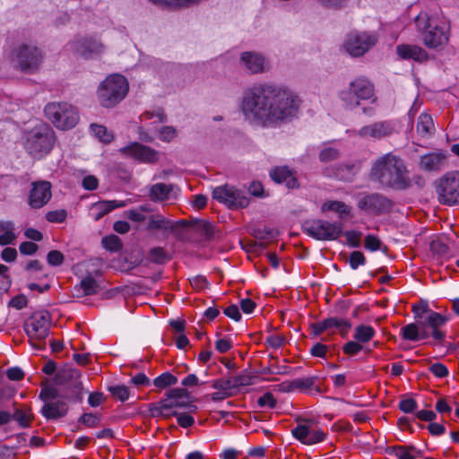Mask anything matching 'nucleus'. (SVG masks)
Instances as JSON below:
<instances>
[{
  "label": "nucleus",
  "mask_w": 459,
  "mask_h": 459,
  "mask_svg": "<svg viewBox=\"0 0 459 459\" xmlns=\"http://www.w3.org/2000/svg\"><path fill=\"white\" fill-rule=\"evenodd\" d=\"M299 102L298 96L288 89L261 84L245 92L241 110L249 122L272 126L295 117Z\"/></svg>",
  "instance_id": "f257e3e1"
},
{
  "label": "nucleus",
  "mask_w": 459,
  "mask_h": 459,
  "mask_svg": "<svg viewBox=\"0 0 459 459\" xmlns=\"http://www.w3.org/2000/svg\"><path fill=\"white\" fill-rule=\"evenodd\" d=\"M369 177L382 187L394 190H404L411 185L403 160L392 152L380 156L373 162Z\"/></svg>",
  "instance_id": "f03ea898"
},
{
  "label": "nucleus",
  "mask_w": 459,
  "mask_h": 459,
  "mask_svg": "<svg viewBox=\"0 0 459 459\" xmlns=\"http://www.w3.org/2000/svg\"><path fill=\"white\" fill-rule=\"evenodd\" d=\"M415 23L427 48L434 49L447 44L450 23L438 13L429 14L421 12L415 18Z\"/></svg>",
  "instance_id": "7ed1b4c3"
},
{
  "label": "nucleus",
  "mask_w": 459,
  "mask_h": 459,
  "mask_svg": "<svg viewBox=\"0 0 459 459\" xmlns=\"http://www.w3.org/2000/svg\"><path fill=\"white\" fill-rule=\"evenodd\" d=\"M449 318L436 311L429 312L424 320L408 324L401 328V336L403 340L417 342L432 337L437 343H442L446 338V332L442 327L446 325Z\"/></svg>",
  "instance_id": "20e7f679"
},
{
  "label": "nucleus",
  "mask_w": 459,
  "mask_h": 459,
  "mask_svg": "<svg viewBox=\"0 0 459 459\" xmlns=\"http://www.w3.org/2000/svg\"><path fill=\"white\" fill-rule=\"evenodd\" d=\"M23 146L33 158L40 159L50 153L55 142L54 130L48 124H39L24 134Z\"/></svg>",
  "instance_id": "39448f33"
},
{
  "label": "nucleus",
  "mask_w": 459,
  "mask_h": 459,
  "mask_svg": "<svg viewBox=\"0 0 459 459\" xmlns=\"http://www.w3.org/2000/svg\"><path fill=\"white\" fill-rule=\"evenodd\" d=\"M338 97L342 106L350 110L358 108L363 100H369L372 104L377 100L374 84L364 76L351 81L348 87L339 91Z\"/></svg>",
  "instance_id": "423d86ee"
},
{
  "label": "nucleus",
  "mask_w": 459,
  "mask_h": 459,
  "mask_svg": "<svg viewBox=\"0 0 459 459\" xmlns=\"http://www.w3.org/2000/svg\"><path fill=\"white\" fill-rule=\"evenodd\" d=\"M129 85L126 78L121 74L108 76L98 87L97 99L100 106L111 108L126 96Z\"/></svg>",
  "instance_id": "0eeeda50"
},
{
  "label": "nucleus",
  "mask_w": 459,
  "mask_h": 459,
  "mask_svg": "<svg viewBox=\"0 0 459 459\" xmlns=\"http://www.w3.org/2000/svg\"><path fill=\"white\" fill-rule=\"evenodd\" d=\"M47 118L56 127L68 130L74 127L79 121L77 109L67 102H51L44 108Z\"/></svg>",
  "instance_id": "6e6552de"
},
{
  "label": "nucleus",
  "mask_w": 459,
  "mask_h": 459,
  "mask_svg": "<svg viewBox=\"0 0 459 459\" xmlns=\"http://www.w3.org/2000/svg\"><path fill=\"white\" fill-rule=\"evenodd\" d=\"M43 53L39 48L32 44L22 43L13 48L12 59L22 72L36 73L43 62Z\"/></svg>",
  "instance_id": "1a4fd4ad"
},
{
  "label": "nucleus",
  "mask_w": 459,
  "mask_h": 459,
  "mask_svg": "<svg viewBox=\"0 0 459 459\" xmlns=\"http://www.w3.org/2000/svg\"><path fill=\"white\" fill-rule=\"evenodd\" d=\"M341 221L330 222L325 220H307L303 222V231L309 237L321 241L335 240L342 235Z\"/></svg>",
  "instance_id": "9d476101"
},
{
  "label": "nucleus",
  "mask_w": 459,
  "mask_h": 459,
  "mask_svg": "<svg viewBox=\"0 0 459 459\" xmlns=\"http://www.w3.org/2000/svg\"><path fill=\"white\" fill-rule=\"evenodd\" d=\"M51 317L48 312H35L24 323V331L35 349L44 346L33 343V341H44L49 334Z\"/></svg>",
  "instance_id": "9b49d317"
},
{
  "label": "nucleus",
  "mask_w": 459,
  "mask_h": 459,
  "mask_svg": "<svg viewBox=\"0 0 459 459\" xmlns=\"http://www.w3.org/2000/svg\"><path fill=\"white\" fill-rule=\"evenodd\" d=\"M437 192L441 204L449 206L459 204V171L443 175L438 181Z\"/></svg>",
  "instance_id": "f8f14e48"
},
{
  "label": "nucleus",
  "mask_w": 459,
  "mask_h": 459,
  "mask_svg": "<svg viewBox=\"0 0 459 459\" xmlns=\"http://www.w3.org/2000/svg\"><path fill=\"white\" fill-rule=\"evenodd\" d=\"M212 195L230 209L246 208L249 204V198L242 190L229 185L215 187Z\"/></svg>",
  "instance_id": "ddd939ff"
},
{
  "label": "nucleus",
  "mask_w": 459,
  "mask_h": 459,
  "mask_svg": "<svg viewBox=\"0 0 459 459\" xmlns=\"http://www.w3.org/2000/svg\"><path fill=\"white\" fill-rule=\"evenodd\" d=\"M358 208L367 214L378 216L388 213L393 201L379 193L364 194L358 201Z\"/></svg>",
  "instance_id": "4468645a"
},
{
  "label": "nucleus",
  "mask_w": 459,
  "mask_h": 459,
  "mask_svg": "<svg viewBox=\"0 0 459 459\" xmlns=\"http://www.w3.org/2000/svg\"><path fill=\"white\" fill-rule=\"evenodd\" d=\"M377 42L376 34L368 32H351L345 41L344 48L352 56H362Z\"/></svg>",
  "instance_id": "2eb2a0df"
},
{
  "label": "nucleus",
  "mask_w": 459,
  "mask_h": 459,
  "mask_svg": "<svg viewBox=\"0 0 459 459\" xmlns=\"http://www.w3.org/2000/svg\"><path fill=\"white\" fill-rule=\"evenodd\" d=\"M69 51H73L88 58L93 54H100L104 51V45L100 39L92 36L76 38L66 45Z\"/></svg>",
  "instance_id": "dca6fc26"
},
{
  "label": "nucleus",
  "mask_w": 459,
  "mask_h": 459,
  "mask_svg": "<svg viewBox=\"0 0 459 459\" xmlns=\"http://www.w3.org/2000/svg\"><path fill=\"white\" fill-rule=\"evenodd\" d=\"M394 133V125L390 120H382L364 126L355 134L363 139L381 140Z\"/></svg>",
  "instance_id": "f3484780"
},
{
  "label": "nucleus",
  "mask_w": 459,
  "mask_h": 459,
  "mask_svg": "<svg viewBox=\"0 0 459 459\" xmlns=\"http://www.w3.org/2000/svg\"><path fill=\"white\" fill-rule=\"evenodd\" d=\"M51 187V183L46 180L33 182L28 196L29 205L33 209L46 205L52 196Z\"/></svg>",
  "instance_id": "a211bd4d"
},
{
  "label": "nucleus",
  "mask_w": 459,
  "mask_h": 459,
  "mask_svg": "<svg viewBox=\"0 0 459 459\" xmlns=\"http://www.w3.org/2000/svg\"><path fill=\"white\" fill-rule=\"evenodd\" d=\"M119 152L126 157L133 158L142 162L153 163L158 160V152L155 150L137 142L120 148Z\"/></svg>",
  "instance_id": "6ab92c4d"
},
{
  "label": "nucleus",
  "mask_w": 459,
  "mask_h": 459,
  "mask_svg": "<svg viewBox=\"0 0 459 459\" xmlns=\"http://www.w3.org/2000/svg\"><path fill=\"white\" fill-rule=\"evenodd\" d=\"M81 377L82 374L79 369L74 368H65L56 373V382L59 385H71L74 389V393L78 395L82 390Z\"/></svg>",
  "instance_id": "aec40b11"
},
{
  "label": "nucleus",
  "mask_w": 459,
  "mask_h": 459,
  "mask_svg": "<svg viewBox=\"0 0 459 459\" xmlns=\"http://www.w3.org/2000/svg\"><path fill=\"white\" fill-rule=\"evenodd\" d=\"M271 178L278 184H285L289 189L299 186L296 173L287 166L275 167L270 171Z\"/></svg>",
  "instance_id": "412c9836"
},
{
  "label": "nucleus",
  "mask_w": 459,
  "mask_h": 459,
  "mask_svg": "<svg viewBox=\"0 0 459 459\" xmlns=\"http://www.w3.org/2000/svg\"><path fill=\"white\" fill-rule=\"evenodd\" d=\"M68 410L67 403L63 400L48 401L42 406L40 413L47 420H57L65 417Z\"/></svg>",
  "instance_id": "4be33fe9"
},
{
  "label": "nucleus",
  "mask_w": 459,
  "mask_h": 459,
  "mask_svg": "<svg viewBox=\"0 0 459 459\" xmlns=\"http://www.w3.org/2000/svg\"><path fill=\"white\" fill-rule=\"evenodd\" d=\"M396 54L402 59H411L416 62H424L429 58V55L425 49L419 46L410 44H400L396 46Z\"/></svg>",
  "instance_id": "5701e85b"
},
{
  "label": "nucleus",
  "mask_w": 459,
  "mask_h": 459,
  "mask_svg": "<svg viewBox=\"0 0 459 459\" xmlns=\"http://www.w3.org/2000/svg\"><path fill=\"white\" fill-rule=\"evenodd\" d=\"M446 154L443 152L428 153L421 156L420 167L427 171L439 170L446 164Z\"/></svg>",
  "instance_id": "b1692460"
},
{
  "label": "nucleus",
  "mask_w": 459,
  "mask_h": 459,
  "mask_svg": "<svg viewBox=\"0 0 459 459\" xmlns=\"http://www.w3.org/2000/svg\"><path fill=\"white\" fill-rule=\"evenodd\" d=\"M247 70L251 74L263 73L265 60L263 56L254 52H244L240 58Z\"/></svg>",
  "instance_id": "393cba45"
},
{
  "label": "nucleus",
  "mask_w": 459,
  "mask_h": 459,
  "mask_svg": "<svg viewBox=\"0 0 459 459\" xmlns=\"http://www.w3.org/2000/svg\"><path fill=\"white\" fill-rule=\"evenodd\" d=\"M126 204L124 201H100L91 205V215L94 218L95 221H99L114 209L124 207Z\"/></svg>",
  "instance_id": "a878e982"
},
{
  "label": "nucleus",
  "mask_w": 459,
  "mask_h": 459,
  "mask_svg": "<svg viewBox=\"0 0 459 459\" xmlns=\"http://www.w3.org/2000/svg\"><path fill=\"white\" fill-rule=\"evenodd\" d=\"M322 212H334L338 213L340 219H343L351 214V207L342 201H327L321 206Z\"/></svg>",
  "instance_id": "bb28decb"
},
{
  "label": "nucleus",
  "mask_w": 459,
  "mask_h": 459,
  "mask_svg": "<svg viewBox=\"0 0 459 459\" xmlns=\"http://www.w3.org/2000/svg\"><path fill=\"white\" fill-rule=\"evenodd\" d=\"M172 399L167 396L157 403H152L150 408L152 415L164 418L172 416V411L169 412V410L173 409Z\"/></svg>",
  "instance_id": "cd10ccee"
},
{
  "label": "nucleus",
  "mask_w": 459,
  "mask_h": 459,
  "mask_svg": "<svg viewBox=\"0 0 459 459\" xmlns=\"http://www.w3.org/2000/svg\"><path fill=\"white\" fill-rule=\"evenodd\" d=\"M172 191V186L165 183H157L150 189V198L152 201L168 200Z\"/></svg>",
  "instance_id": "c85d7f7f"
},
{
  "label": "nucleus",
  "mask_w": 459,
  "mask_h": 459,
  "mask_svg": "<svg viewBox=\"0 0 459 459\" xmlns=\"http://www.w3.org/2000/svg\"><path fill=\"white\" fill-rule=\"evenodd\" d=\"M435 131L434 123L431 116L427 113H422L418 117L417 132L421 136H427L433 134Z\"/></svg>",
  "instance_id": "c756f323"
},
{
  "label": "nucleus",
  "mask_w": 459,
  "mask_h": 459,
  "mask_svg": "<svg viewBox=\"0 0 459 459\" xmlns=\"http://www.w3.org/2000/svg\"><path fill=\"white\" fill-rule=\"evenodd\" d=\"M189 227L190 223L186 220L170 221L168 231H170L178 240H184Z\"/></svg>",
  "instance_id": "7c9ffc66"
},
{
  "label": "nucleus",
  "mask_w": 459,
  "mask_h": 459,
  "mask_svg": "<svg viewBox=\"0 0 459 459\" xmlns=\"http://www.w3.org/2000/svg\"><path fill=\"white\" fill-rule=\"evenodd\" d=\"M324 321L327 330L336 328L342 336H345L351 328V323L344 318L329 317Z\"/></svg>",
  "instance_id": "2f4dec72"
},
{
  "label": "nucleus",
  "mask_w": 459,
  "mask_h": 459,
  "mask_svg": "<svg viewBox=\"0 0 459 459\" xmlns=\"http://www.w3.org/2000/svg\"><path fill=\"white\" fill-rule=\"evenodd\" d=\"M318 381L317 377H307L302 378H296L292 380L287 388V391H293L295 389L308 390L313 389Z\"/></svg>",
  "instance_id": "473e14b6"
},
{
  "label": "nucleus",
  "mask_w": 459,
  "mask_h": 459,
  "mask_svg": "<svg viewBox=\"0 0 459 459\" xmlns=\"http://www.w3.org/2000/svg\"><path fill=\"white\" fill-rule=\"evenodd\" d=\"M33 419L31 410L29 407L25 409L15 408L12 414V420H14L22 428H28Z\"/></svg>",
  "instance_id": "72a5a7b5"
},
{
  "label": "nucleus",
  "mask_w": 459,
  "mask_h": 459,
  "mask_svg": "<svg viewBox=\"0 0 459 459\" xmlns=\"http://www.w3.org/2000/svg\"><path fill=\"white\" fill-rule=\"evenodd\" d=\"M16 236L13 232V224L11 221L0 222V245L5 246L12 244Z\"/></svg>",
  "instance_id": "f704fd0d"
},
{
  "label": "nucleus",
  "mask_w": 459,
  "mask_h": 459,
  "mask_svg": "<svg viewBox=\"0 0 459 459\" xmlns=\"http://www.w3.org/2000/svg\"><path fill=\"white\" fill-rule=\"evenodd\" d=\"M80 290H82V295L90 296L97 294L100 290V287L97 281L89 275L81 281L77 290L79 291Z\"/></svg>",
  "instance_id": "c9c22d12"
},
{
  "label": "nucleus",
  "mask_w": 459,
  "mask_h": 459,
  "mask_svg": "<svg viewBox=\"0 0 459 459\" xmlns=\"http://www.w3.org/2000/svg\"><path fill=\"white\" fill-rule=\"evenodd\" d=\"M376 334L375 329L370 325H359L355 328L354 339L359 342H368Z\"/></svg>",
  "instance_id": "e433bc0d"
},
{
  "label": "nucleus",
  "mask_w": 459,
  "mask_h": 459,
  "mask_svg": "<svg viewBox=\"0 0 459 459\" xmlns=\"http://www.w3.org/2000/svg\"><path fill=\"white\" fill-rule=\"evenodd\" d=\"M169 221L170 220L165 218L160 214L152 215L148 220L147 229L149 230H160L167 231L169 225Z\"/></svg>",
  "instance_id": "4c0bfd02"
},
{
  "label": "nucleus",
  "mask_w": 459,
  "mask_h": 459,
  "mask_svg": "<svg viewBox=\"0 0 459 459\" xmlns=\"http://www.w3.org/2000/svg\"><path fill=\"white\" fill-rule=\"evenodd\" d=\"M178 383V377L167 371L158 376L153 380V385L159 389H164Z\"/></svg>",
  "instance_id": "58836bf2"
},
{
  "label": "nucleus",
  "mask_w": 459,
  "mask_h": 459,
  "mask_svg": "<svg viewBox=\"0 0 459 459\" xmlns=\"http://www.w3.org/2000/svg\"><path fill=\"white\" fill-rule=\"evenodd\" d=\"M147 259L154 264H164L169 260V255L163 247H156L148 251Z\"/></svg>",
  "instance_id": "ea45409f"
},
{
  "label": "nucleus",
  "mask_w": 459,
  "mask_h": 459,
  "mask_svg": "<svg viewBox=\"0 0 459 459\" xmlns=\"http://www.w3.org/2000/svg\"><path fill=\"white\" fill-rule=\"evenodd\" d=\"M91 130L93 134L102 143H108L113 140V134L102 125L91 124Z\"/></svg>",
  "instance_id": "a19ab883"
},
{
  "label": "nucleus",
  "mask_w": 459,
  "mask_h": 459,
  "mask_svg": "<svg viewBox=\"0 0 459 459\" xmlns=\"http://www.w3.org/2000/svg\"><path fill=\"white\" fill-rule=\"evenodd\" d=\"M151 210L147 205H141L137 209H131L125 212V217L129 219L130 221H135V222H142L144 221L146 219V216L144 215V212H148Z\"/></svg>",
  "instance_id": "79ce46f5"
},
{
  "label": "nucleus",
  "mask_w": 459,
  "mask_h": 459,
  "mask_svg": "<svg viewBox=\"0 0 459 459\" xmlns=\"http://www.w3.org/2000/svg\"><path fill=\"white\" fill-rule=\"evenodd\" d=\"M108 391L113 397L122 403L127 401L130 395L129 388L124 385L109 386Z\"/></svg>",
  "instance_id": "37998d69"
},
{
  "label": "nucleus",
  "mask_w": 459,
  "mask_h": 459,
  "mask_svg": "<svg viewBox=\"0 0 459 459\" xmlns=\"http://www.w3.org/2000/svg\"><path fill=\"white\" fill-rule=\"evenodd\" d=\"M310 427L306 424H298V426L291 429L292 436L302 444L307 445L309 436Z\"/></svg>",
  "instance_id": "c03bdc74"
},
{
  "label": "nucleus",
  "mask_w": 459,
  "mask_h": 459,
  "mask_svg": "<svg viewBox=\"0 0 459 459\" xmlns=\"http://www.w3.org/2000/svg\"><path fill=\"white\" fill-rule=\"evenodd\" d=\"M104 248L111 252H117L122 248V242L116 235H110L102 238Z\"/></svg>",
  "instance_id": "a18cd8bd"
},
{
  "label": "nucleus",
  "mask_w": 459,
  "mask_h": 459,
  "mask_svg": "<svg viewBox=\"0 0 459 459\" xmlns=\"http://www.w3.org/2000/svg\"><path fill=\"white\" fill-rule=\"evenodd\" d=\"M231 381V377L227 379L218 378L212 382V387L223 393L231 394V390L234 389Z\"/></svg>",
  "instance_id": "49530a36"
},
{
  "label": "nucleus",
  "mask_w": 459,
  "mask_h": 459,
  "mask_svg": "<svg viewBox=\"0 0 459 459\" xmlns=\"http://www.w3.org/2000/svg\"><path fill=\"white\" fill-rule=\"evenodd\" d=\"M231 379H232V381H231L232 385L234 386V388H238L241 386H248V385H251L254 384L253 377L248 374H246V373H242L238 376H233V377H231Z\"/></svg>",
  "instance_id": "de8ad7c7"
},
{
  "label": "nucleus",
  "mask_w": 459,
  "mask_h": 459,
  "mask_svg": "<svg viewBox=\"0 0 459 459\" xmlns=\"http://www.w3.org/2000/svg\"><path fill=\"white\" fill-rule=\"evenodd\" d=\"M430 250L441 258L448 256L449 247L446 244L440 240H433L430 243Z\"/></svg>",
  "instance_id": "09e8293b"
},
{
  "label": "nucleus",
  "mask_w": 459,
  "mask_h": 459,
  "mask_svg": "<svg viewBox=\"0 0 459 459\" xmlns=\"http://www.w3.org/2000/svg\"><path fill=\"white\" fill-rule=\"evenodd\" d=\"M348 262L351 269L356 270L359 266L366 264V257L362 252L353 251L351 253Z\"/></svg>",
  "instance_id": "8fccbe9b"
},
{
  "label": "nucleus",
  "mask_w": 459,
  "mask_h": 459,
  "mask_svg": "<svg viewBox=\"0 0 459 459\" xmlns=\"http://www.w3.org/2000/svg\"><path fill=\"white\" fill-rule=\"evenodd\" d=\"M257 404L261 408L267 407L269 409H273L277 404V401L272 393L266 392L261 397L258 398Z\"/></svg>",
  "instance_id": "3c124183"
},
{
  "label": "nucleus",
  "mask_w": 459,
  "mask_h": 459,
  "mask_svg": "<svg viewBox=\"0 0 459 459\" xmlns=\"http://www.w3.org/2000/svg\"><path fill=\"white\" fill-rule=\"evenodd\" d=\"M67 212L65 210H56L47 212L46 219L49 222L61 223L66 219Z\"/></svg>",
  "instance_id": "603ef678"
},
{
  "label": "nucleus",
  "mask_w": 459,
  "mask_h": 459,
  "mask_svg": "<svg viewBox=\"0 0 459 459\" xmlns=\"http://www.w3.org/2000/svg\"><path fill=\"white\" fill-rule=\"evenodd\" d=\"M79 422L84 424L88 428H95L100 425V419L97 414L83 413L80 417Z\"/></svg>",
  "instance_id": "864d4df0"
},
{
  "label": "nucleus",
  "mask_w": 459,
  "mask_h": 459,
  "mask_svg": "<svg viewBox=\"0 0 459 459\" xmlns=\"http://www.w3.org/2000/svg\"><path fill=\"white\" fill-rule=\"evenodd\" d=\"M342 235L345 236L347 244L351 247H359L360 246L361 232L356 230H347Z\"/></svg>",
  "instance_id": "5fc2aeb1"
},
{
  "label": "nucleus",
  "mask_w": 459,
  "mask_h": 459,
  "mask_svg": "<svg viewBox=\"0 0 459 459\" xmlns=\"http://www.w3.org/2000/svg\"><path fill=\"white\" fill-rule=\"evenodd\" d=\"M382 242L381 240L375 235H367L365 237L364 247L366 249L369 251H377L381 248Z\"/></svg>",
  "instance_id": "6e6d98bb"
},
{
  "label": "nucleus",
  "mask_w": 459,
  "mask_h": 459,
  "mask_svg": "<svg viewBox=\"0 0 459 459\" xmlns=\"http://www.w3.org/2000/svg\"><path fill=\"white\" fill-rule=\"evenodd\" d=\"M172 416L177 417L178 425L184 429H187L193 426L195 423V419L190 414L178 413L177 411H173Z\"/></svg>",
  "instance_id": "4d7b16f0"
},
{
  "label": "nucleus",
  "mask_w": 459,
  "mask_h": 459,
  "mask_svg": "<svg viewBox=\"0 0 459 459\" xmlns=\"http://www.w3.org/2000/svg\"><path fill=\"white\" fill-rule=\"evenodd\" d=\"M326 437V434L319 429H309V436L307 441V445H314L324 441Z\"/></svg>",
  "instance_id": "13d9d810"
},
{
  "label": "nucleus",
  "mask_w": 459,
  "mask_h": 459,
  "mask_svg": "<svg viewBox=\"0 0 459 459\" xmlns=\"http://www.w3.org/2000/svg\"><path fill=\"white\" fill-rule=\"evenodd\" d=\"M416 448L413 446H398L395 449V455L398 459H415L412 452H415Z\"/></svg>",
  "instance_id": "bf43d9fd"
},
{
  "label": "nucleus",
  "mask_w": 459,
  "mask_h": 459,
  "mask_svg": "<svg viewBox=\"0 0 459 459\" xmlns=\"http://www.w3.org/2000/svg\"><path fill=\"white\" fill-rule=\"evenodd\" d=\"M398 407L404 413H411L418 408V403L412 398H404L400 401Z\"/></svg>",
  "instance_id": "052dcab7"
},
{
  "label": "nucleus",
  "mask_w": 459,
  "mask_h": 459,
  "mask_svg": "<svg viewBox=\"0 0 459 459\" xmlns=\"http://www.w3.org/2000/svg\"><path fill=\"white\" fill-rule=\"evenodd\" d=\"M64 255L58 250H52L47 255L48 264L51 266H59L64 263Z\"/></svg>",
  "instance_id": "680f3d73"
},
{
  "label": "nucleus",
  "mask_w": 459,
  "mask_h": 459,
  "mask_svg": "<svg viewBox=\"0 0 459 459\" xmlns=\"http://www.w3.org/2000/svg\"><path fill=\"white\" fill-rule=\"evenodd\" d=\"M339 157V152L332 147L325 148L320 152L319 159L323 162H329Z\"/></svg>",
  "instance_id": "e2e57ef3"
},
{
  "label": "nucleus",
  "mask_w": 459,
  "mask_h": 459,
  "mask_svg": "<svg viewBox=\"0 0 459 459\" xmlns=\"http://www.w3.org/2000/svg\"><path fill=\"white\" fill-rule=\"evenodd\" d=\"M8 267L0 264V290H7L11 286V279L7 274Z\"/></svg>",
  "instance_id": "0e129e2a"
},
{
  "label": "nucleus",
  "mask_w": 459,
  "mask_h": 459,
  "mask_svg": "<svg viewBox=\"0 0 459 459\" xmlns=\"http://www.w3.org/2000/svg\"><path fill=\"white\" fill-rule=\"evenodd\" d=\"M432 311L428 307L427 305H413L412 312L414 314V318L417 322L424 320L426 316H429V312Z\"/></svg>",
  "instance_id": "69168bd1"
},
{
  "label": "nucleus",
  "mask_w": 459,
  "mask_h": 459,
  "mask_svg": "<svg viewBox=\"0 0 459 459\" xmlns=\"http://www.w3.org/2000/svg\"><path fill=\"white\" fill-rule=\"evenodd\" d=\"M429 371L437 377L443 378L448 376V368L445 364L434 363L429 367Z\"/></svg>",
  "instance_id": "338daca9"
},
{
  "label": "nucleus",
  "mask_w": 459,
  "mask_h": 459,
  "mask_svg": "<svg viewBox=\"0 0 459 459\" xmlns=\"http://www.w3.org/2000/svg\"><path fill=\"white\" fill-rule=\"evenodd\" d=\"M362 345L359 342L350 341L344 344L342 351L346 355L353 356L358 354L362 350Z\"/></svg>",
  "instance_id": "774afa93"
}]
</instances>
